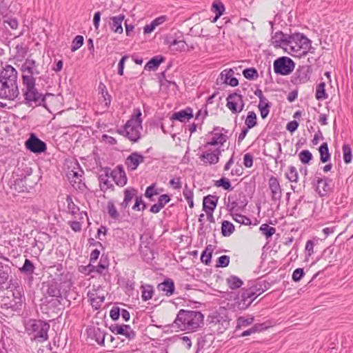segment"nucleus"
Masks as SVG:
<instances>
[{
    "mask_svg": "<svg viewBox=\"0 0 353 353\" xmlns=\"http://www.w3.org/2000/svg\"><path fill=\"white\" fill-rule=\"evenodd\" d=\"M285 177L291 182H297L298 181V172L296 168L290 165L288 167V171L285 174Z\"/></svg>",
    "mask_w": 353,
    "mask_h": 353,
    "instance_id": "8fccbe9b",
    "label": "nucleus"
},
{
    "mask_svg": "<svg viewBox=\"0 0 353 353\" xmlns=\"http://www.w3.org/2000/svg\"><path fill=\"white\" fill-rule=\"evenodd\" d=\"M147 208L146 203L143 201L142 195H139L136 197L135 202L132 209L134 211H143Z\"/></svg>",
    "mask_w": 353,
    "mask_h": 353,
    "instance_id": "603ef678",
    "label": "nucleus"
},
{
    "mask_svg": "<svg viewBox=\"0 0 353 353\" xmlns=\"http://www.w3.org/2000/svg\"><path fill=\"white\" fill-rule=\"evenodd\" d=\"M230 263V256L228 255H222L218 258L216 261V267L217 268H225L228 266Z\"/></svg>",
    "mask_w": 353,
    "mask_h": 353,
    "instance_id": "e2e57ef3",
    "label": "nucleus"
},
{
    "mask_svg": "<svg viewBox=\"0 0 353 353\" xmlns=\"http://www.w3.org/2000/svg\"><path fill=\"white\" fill-rule=\"evenodd\" d=\"M288 39V52L294 57H301V50H307L311 43V41L306 36L299 32L290 34Z\"/></svg>",
    "mask_w": 353,
    "mask_h": 353,
    "instance_id": "39448f33",
    "label": "nucleus"
},
{
    "mask_svg": "<svg viewBox=\"0 0 353 353\" xmlns=\"http://www.w3.org/2000/svg\"><path fill=\"white\" fill-rule=\"evenodd\" d=\"M212 10L217 14V17H220L225 11L223 3L219 1H214L212 6Z\"/></svg>",
    "mask_w": 353,
    "mask_h": 353,
    "instance_id": "6e6d98bb",
    "label": "nucleus"
},
{
    "mask_svg": "<svg viewBox=\"0 0 353 353\" xmlns=\"http://www.w3.org/2000/svg\"><path fill=\"white\" fill-rule=\"evenodd\" d=\"M22 93L24 104L31 106H45L46 95L40 93L36 88V81H29L27 79L22 81Z\"/></svg>",
    "mask_w": 353,
    "mask_h": 353,
    "instance_id": "7ed1b4c3",
    "label": "nucleus"
},
{
    "mask_svg": "<svg viewBox=\"0 0 353 353\" xmlns=\"http://www.w3.org/2000/svg\"><path fill=\"white\" fill-rule=\"evenodd\" d=\"M7 263L0 261V285L5 283L9 279L11 274V268L8 263L9 260H6Z\"/></svg>",
    "mask_w": 353,
    "mask_h": 353,
    "instance_id": "c756f323",
    "label": "nucleus"
},
{
    "mask_svg": "<svg viewBox=\"0 0 353 353\" xmlns=\"http://www.w3.org/2000/svg\"><path fill=\"white\" fill-rule=\"evenodd\" d=\"M66 201L68 204V210L72 215H75L79 212V208L73 202L70 196H67Z\"/></svg>",
    "mask_w": 353,
    "mask_h": 353,
    "instance_id": "13d9d810",
    "label": "nucleus"
},
{
    "mask_svg": "<svg viewBox=\"0 0 353 353\" xmlns=\"http://www.w3.org/2000/svg\"><path fill=\"white\" fill-rule=\"evenodd\" d=\"M325 82H321L316 85L315 97L317 100H323L328 97L327 94L325 92Z\"/></svg>",
    "mask_w": 353,
    "mask_h": 353,
    "instance_id": "a19ab883",
    "label": "nucleus"
},
{
    "mask_svg": "<svg viewBox=\"0 0 353 353\" xmlns=\"http://www.w3.org/2000/svg\"><path fill=\"white\" fill-rule=\"evenodd\" d=\"M157 290L163 292V294L170 296L174 293V283L171 279H166L157 285Z\"/></svg>",
    "mask_w": 353,
    "mask_h": 353,
    "instance_id": "4be33fe9",
    "label": "nucleus"
},
{
    "mask_svg": "<svg viewBox=\"0 0 353 353\" xmlns=\"http://www.w3.org/2000/svg\"><path fill=\"white\" fill-rule=\"evenodd\" d=\"M88 333L89 336L94 339L95 341L100 345H103L104 344L105 337V332L104 330H102L99 327H92L90 328L88 330Z\"/></svg>",
    "mask_w": 353,
    "mask_h": 353,
    "instance_id": "393cba45",
    "label": "nucleus"
},
{
    "mask_svg": "<svg viewBox=\"0 0 353 353\" xmlns=\"http://www.w3.org/2000/svg\"><path fill=\"white\" fill-rule=\"evenodd\" d=\"M219 197L215 195L209 194L203 197V210L214 211L216 207Z\"/></svg>",
    "mask_w": 353,
    "mask_h": 353,
    "instance_id": "a878e982",
    "label": "nucleus"
},
{
    "mask_svg": "<svg viewBox=\"0 0 353 353\" xmlns=\"http://www.w3.org/2000/svg\"><path fill=\"white\" fill-rule=\"evenodd\" d=\"M270 286V283L265 281L256 282L254 284L252 285L249 288L252 291V292H256V295L258 297L265 291H266Z\"/></svg>",
    "mask_w": 353,
    "mask_h": 353,
    "instance_id": "72a5a7b5",
    "label": "nucleus"
},
{
    "mask_svg": "<svg viewBox=\"0 0 353 353\" xmlns=\"http://www.w3.org/2000/svg\"><path fill=\"white\" fill-rule=\"evenodd\" d=\"M159 192L155 189V184L153 183L150 185V186L147 187L145 192V196L146 198H148L150 201H153L152 197L154 195H157Z\"/></svg>",
    "mask_w": 353,
    "mask_h": 353,
    "instance_id": "0e129e2a",
    "label": "nucleus"
},
{
    "mask_svg": "<svg viewBox=\"0 0 353 353\" xmlns=\"http://www.w3.org/2000/svg\"><path fill=\"white\" fill-rule=\"evenodd\" d=\"M125 18L123 14H119L110 18V26L111 30L115 32L121 34L123 32L122 22Z\"/></svg>",
    "mask_w": 353,
    "mask_h": 353,
    "instance_id": "cd10ccee",
    "label": "nucleus"
},
{
    "mask_svg": "<svg viewBox=\"0 0 353 353\" xmlns=\"http://www.w3.org/2000/svg\"><path fill=\"white\" fill-rule=\"evenodd\" d=\"M216 187H221L225 190H232V187L230 181L225 177H221L219 180L216 181L214 184Z\"/></svg>",
    "mask_w": 353,
    "mask_h": 353,
    "instance_id": "864d4df0",
    "label": "nucleus"
},
{
    "mask_svg": "<svg viewBox=\"0 0 353 353\" xmlns=\"http://www.w3.org/2000/svg\"><path fill=\"white\" fill-rule=\"evenodd\" d=\"M83 41L84 39L83 36H76L72 42L71 51L74 52L80 48L83 44Z\"/></svg>",
    "mask_w": 353,
    "mask_h": 353,
    "instance_id": "bf43d9fd",
    "label": "nucleus"
},
{
    "mask_svg": "<svg viewBox=\"0 0 353 353\" xmlns=\"http://www.w3.org/2000/svg\"><path fill=\"white\" fill-rule=\"evenodd\" d=\"M179 33L181 34L180 37L173 39L172 40H168L167 42L172 50L184 51L186 48L187 44L184 40L181 39L183 36L181 32Z\"/></svg>",
    "mask_w": 353,
    "mask_h": 353,
    "instance_id": "7c9ffc66",
    "label": "nucleus"
},
{
    "mask_svg": "<svg viewBox=\"0 0 353 353\" xmlns=\"http://www.w3.org/2000/svg\"><path fill=\"white\" fill-rule=\"evenodd\" d=\"M140 254L143 260L148 263H152L154 259V253L151 248L140 250Z\"/></svg>",
    "mask_w": 353,
    "mask_h": 353,
    "instance_id": "49530a36",
    "label": "nucleus"
},
{
    "mask_svg": "<svg viewBox=\"0 0 353 353\" xmlns=\"http://www.w3.org/2000/svg\"><path fill=\"white\" fill-rule=\"evenodd\" d=\"M221 154V150L218 148L214 150H206L199 157V159L204 164L213 165L219 161V156Z\"/></svg>",
    "mask_w": 353,
    "mask_h": 353,
    "instance_id": "4468645a",
    "label": "nucleus"
},
{
    "mask_svg": "<svg viewBox=\"0 0 353 353\" xmlns=\"http://www.w3.org/2000/svg\"><path fill=\"white\" fill-rule=\"evenodd\" d=\"M15 48L17 50L16 56L18 58H23L26 56L27 50L23 43L17 44Z\"/></svg>",
    "mask_w": 353,
    "mask_h": 353,
    "instance_id": "774afa93",
    "label": "nucleus"
},
{
    "mask_svg": "<svg viewBox=\"0 0 353 353\" xmlns=\"http://www.w3.org/2000/svg\"><path fill=\"white\" fill-rule=\"evenodd\" d=\"M109 177L106 176H99V181L100 183V188L102 191L105 192L108 189H113L114 185L108 179Z\"/></svg>",
    "mask_w": 353,
    "mask_h": 353,
    "instance_id": "de8ad7c7",
    "label": "nucleus"
},
{
    "mask_svg": "<svg viewBox=\"0 0 353 353\" xmlns=\"http://www.w3.org/2000/svg\"><path fill=\"white\" fill-rule=\"evenodd\" d=\"M114 173L112 179L115 183L120 187L124 186L127 183L128 179L123 166H117Z\"/></svg>",
    "mask_w": 353,
    "mask_h": 353,
    "instance_id": "b1692460",
    "label": "nucleus"
},
{
    "mask_svg": "<svg viewBox=\"0 0 353 353\" xmlns=\"http://www.w3.org/2000/svg\"><path fill=\"white\" fill-rule=\"evenodd\" d=\"M213 134L214 136L211 141L204 145L205 148L209 145L214 146L219 144L222 145L228 140V136L223 132H214Z\"/></svg>",
    "mask_w": 353,
    "mask_h": 353,
    "instance_id": "2f4dec72",
    "label": "nucleus"
},
{
    "mask_svg": "<svg viewBox=\"0 0 353 353\" xmlns=\"http://www.w3.org/2000/svg\"><path fill=\"white\" fill-rule=\"evenodd\" d=\"M17 71L10 65H6L0 73V80L10 83V84H17Z\"/></svg>",
    "mask_w": 353,
    "mask_h": 353,
    "instance_id": "2eb2a0df",
    "label": "nucleus"
},
{
    "mask_svg": "<svg viewBox=\"0 0 353 353\" xmlns=\"http://www.w3.org/2000/svg\"><path fill=\"white\" fill-rule=\"evenodd\" d=\"M274 71L280 75H288L294 69L295 63L288 57H281L274 60L273 63Z\"/></svg>",
    "mask_w": 353,
    "mask_h": 353,
    "instance_id": "0eeeda50",
    "label": "nucleus"
},
{
    "mask_svg": "<svg viewBox=\"0 0 353 353\" xmlns=\"http://www.w3.org/2000/svg\"><path fill=\"white\" fill-rule=\"evenodd\" d=\"M226 106L232 113L240 112L244 107L243 97L236 92L232 93L228 95L226 99Z\"/></svg>",
    "mask_w": 353,
    "mask_h": 353,
    "instance_id": "ddd939ff",
    "label": "nucleus"
},
{
    "mask_svg": "<svg viewBox=\"0 0 353 353\" xmlns=\"http://www.w3.org/2000/svg\"><path fill=\"white\" fill-rule=\"evenodd\" d=\"M213 249L211 245H208L202 252L201 255V261L205 265H208L211 262Z\"/></svg>",
    "mask_w": 353,
    "mask_h": 353,
    "instance_id": "58836bf2",
    "label": "nucleus"
},
{
    "mask_svg": "<svg viewBox=\"0 0 353 353\" xmlns=\"http://www.w3.org/2000/svg\"><path fill=\"white\" fill-rule=\"evenodd\" d=\"M42 285L43 289L45 287L46 288V291L43 292L44 296L56 298L61 296V290L57 282L48 281L47 283H43Z\"/></svg>",
    "mask_w": 353,
    "mask_h": 353,
    "instance_id": "6ab92c4d",
    "label": "nucleus"
},
{
    "mask_svg": "<svg viewBox=\"0 0 353 353\" xmlns=\"http://www.w3.org/2000/svg\"><path fill=\"white\" fill-rule=\"evenodd\" d=\"M259 230L261 232V234L265 236V239L267 240L270 239L272 236V235L276 232V229L273 227L270 226L267 223L262 224L259 228Z\"/></svg>",
    "mask_w": 353,
    "mask_h": 353,
    "instance_id": "37998d69",
    "label": "nucleus"
},
{
    "mask_svg": "<svg viewBox=\"0 0 353 353\" xmlns=\"http://www.w3.org/2000/svg\"><path fill=\"white\" fill-rule=\"evenodd\" d=\"M108 267V261L106 257H103V255L101 256L99 264L95 266V271L97 273L102 274L103 271L107 269Z\"/></svg>",
    "mask_w": 353,
    "mask_h": 353,
    "instance_id": "5fc2aeb1",
    "label": "nucleus"
},
{
    "mask_svg": "<svg viewBox=\"0 0 353 353\" xmlns=\"http://www.w3.org/2000/svg\"><path fill=\"white\" fill-rule=\"evenodd\" d=\"M141 288L142 300L146 301L151 299L154 294L153 287L150 285H142Z\"/></svg>",
    "mask_w": 353,
    "mask_h": 353,
    "instance_id": "ea45409f",
    "label": "nucleus"
},
{
    "mask_svg": "<svg viewBox=\"0 0 353 353\" xmlns=\"http://www.w3.org/2000/svg\"><path fill=\"white\" fill-rule=\"evenodd\" d=\"M232 219L237 223L245 225H250L252 221L250 218L241 214H231Z\"/></svg>",
    "mask_w": 353,
    "mask_h": 353,
    "instance_id": "3c124183",
    "label": "nucleus"
},
{
    "mask_svg": "<svg viewBox=\"0 0 353 353\" xmlns=\"http://www.w3.org/2000/svg\"><path fill=\"white\" fill-rule=\"evenodd\" d=\"M252 301L242 290L239 297L235 299L234 307L239 310H245L252 304Z\"/></svg>",
    "mask_w": 353,
    "mask_h": 353,
    "instance_id": "bb28decb",
    "label": "nucleus"
},
{
    "mask_svg": "<svg viewBox=\"0 0 353 353\" xmlns=\"http://www.w3.org/2000/svg\"><path fill=\"white\" fill-rule=\"evenodd\" d=\"M107 210L110 217L114 220H119L120 218V214L118 212L114 202L112 201H109L107 203Z\"/></svg>",
    "mask_w": 353,
    "mask_h": 353,
    "instance_id": "a18cd8bd",
    "label": "nucleus"
},
{
    "mask_svg": "<svg viewBox=\"0 0 353 353\" xmlns=\"http://www.w3.org/2000/svg\"><path fill=\"white\" fill-rule=\"evenodd\" d=\"M304 275L305 272L303 268H299L294 270L292 278L294 282H299L304 276Z\"/></svg>",
    "mask_w": 353,
    "mask_h": 353,
    "instance_id": "338daca9",
    "label": "nucleus"
},
{
    "mask_svg": "<svg viewBox=\"0 0 353 353\" xmlns=\"http://www.w3.org/2000/svg\"><path fill=\"white\" fill-rule=\"evenodd\" d=\"M312 68L310 65L299 66L292 77L291 82L294 85H301L307 83L310 79Z\"/></svg>",
    "mask_w": 353,
    "mask_h": 353,
    "instance_id": "9b49d317",
    "label": "nucleus"
},
{
    "mask_svg": "<svg viewBox=\"0 0 353 353\" xmlns=\"http://www.w3.org/2000/svg\"><path fill=\"white\" fill-rule=\"evenodd\" d=\"M71 183H73V186H74L75 183H77V188L79 189H82V188L85 186V183L82 182L81 174H79L77 172H73V179L71 181Z\"/></svg>",
    "mask_w": 353,
    "mask_h": 353,
    "instance_id": "69168bd1",
    "label": "nucleus"
},
{
    "mask_svg": "<svg viewBox=\"0 0 353 353\" xmlns=\"http://www.w3.org/2000/svg\"><path fill=\"white\" fill-rule=\"evenodd\" d=\"M226 283L231 290H236L243 285V282L237 276L231 275L226 279Z\"/></svg>",
    "mask_w": 353,
    "mask_h": 353,
    "instance_id": "c9c22d12",
    "label": "nucleus"
},
{
    "mask_svg": "<svg viewBox=\"0 0 353 353\" xmlns=\"http://www.w3.org/2000/svg\"><path fill=\"white\" fill-rule=\"evenodd\" d=\"M0 298V307L1 309H10L12 312L19 311L21 310V307L17 305L19 302L14 301L9 296H2Z\"/></svg>",
    "mask_w": 353,
    "mask_h": 353,
    "instance_id": "aec40b11",
    "label": "nucleus"
},
{
    "mask_svg": "<svg viewBox=\"0 0 353 353\" xmlns=\"http://www.w3.org/2000/svg\"><path fill=\"white\" fill-rule=\"evenodd\" d=\"M268 188L270 191L271 200L279 206L282 196V189L279 181L274 176L268 179Z\"/></svg>",
    "mask_w": 353,
    "mask_h": 353,
    "instance_id": "f8f14e48",
    "label": "nucleus"
},
{
    "mask_svg": "<svg viewBox=\"0 0 353 353\" xmlns=\"http://www.w3.org/2000/svg\"><path fill=\"white\" fill-rule=\"evenodd\" d=\"M165 57L162 55L155 56L148 61L144 68L148 70H155L161 63L165 61Z\"/></svg>",
    "mask_w": 353,
    "mask_h": 353,
    "instance_id": "473e14b6",
    "label": "nucleus"
},
{
    "mask_svg": "<svg viewBox=\"0 0 353 353\" xmlns=\"http://www.w3.org/2000/svg\"><path fill=\"white\" fill-rule=\"evenodd\" d=\"M343 160L345 163H350L352 161V149L348 144L343 145Z\"/></svg>",
    "mask_w": 353,
    "mask_h": 353,
    "instance_id": "052dcab7",
    "label": "nucleus"
},
{
    "mask_svg": "<svg viewBox=\"0 0 353 353\" xmlns=\"http://www.w3.org/2000/svg\"><path fill=\"white\" fill-rule=\"evenodd\" d=\"M25 146L27 150L34 154H41L47 150L46 143L34 133H31L30 137L26 141Z\"/></svg>",
    "mask_w": 353,
    "mask_h": 353,
    "instance_id": "1a4fd4ad",
    "label": "nucleus"
},
{
    "mask_svg": "<svg viewBox=\"0 0 353 353\" xmlns=\"http://www.w3.org/2000/svg\"><path fill=\"white\" fill-rule=\"evenodd\" d=\"M288 37H290V35L284 34L281 31H278L272 34L271 40L274 47L283 48L288 50L289 48L288 41H290Z\"/></svg>",
    "mask_w": 353,
    "mask_h": 353,
    "instance_id": "dca6fc26",
    "label": "nucleus"
},
{
    "mask_svg": "<svg viewBox=\"0 0 353 353\" xmlns=\"http://www.w3.org/2000/svg\"><path fill=\"white\" fill-rule=\"evenodd\" d=\"M49 329L50 324L42 320L29 319L25 323L26 333L38 342L48 340Z\"/></svg>",
    "mask_w": 353,
    "mask_h": 353,
    "instance_id": "20e7f679",
    "label": "nucleus"
},
{
    "mask_svg": "<svg viewBox=\"0 0 353 353\" xmlns=\"http://www.w3.org/2000/svg\"><path fill=\"white\" fill-rule=\"evenodd\" d=\"M245 127L252 128L257 125V117L254 111H250L248 113L245 121Z\"/></svg>",
    "mask_w": 353,
    "mask_h": 353,
    "instance_id": "79ce46f5",
    "label": "nucleus"
},
{
    "mask_svg": "<svg viewBox=\"0 0 353 353\" xmlns=\"http://www.w3.org/2000/svg\"><path fill=\"white\" fill-rule=\"evenodd\" d=\"M144 161V157L137 152L131 153L125 160V164L130 170H135Z\"/></svg>",
    "mask_w": 353,
    "mask_h": 353,
    "instance_id": "a211bd4d",
    "label": "nucleus"
},
{
    "mask_svg": "<svg viewBox=\"0 0 353 353\" xmlns=\"http://www.w3.org/2000/svg\"><path fill=\"white\" fill-rule=\"evenodd\" d=\"M203 319L201 312L180 310L174 323L181 330L195 331L203 325Z\"/></svg>",
    "mask_w": 353,
    "mask_h": 353,
    "instance_id": "f257e3e1",
    "label": "nucleus"
},
{
    "mask_svg": "<svg viewBox=\"0 0 353 353\" xmlns=\"http://www.w3.org/2000/svg\"><path fill=\"white\" fill-rule=\"evenodd\" d=\"M243 75L248 80H255L259 77V74L256 68H248L243 70Z\"/></svg>",
    "mask_w": 353,
    "mask_h": 353,
    "instance_id": "09e8293b",
    "label": "nucleus"
},
{
    "mask_svg": "<svg viewBox=\"0 0 353 353\" xmlns=\"http://www.w3.org/2000/svg\"><path fill=\"white\" fill-rule=\"evenodd\" d=\"M141 115L139 108L134 109L130 119L122 128L117 130V132L133 143L138 142L141 139V131L143 129Z\"/></svg>",
    "mask_w": 353,
    "mask_h": 353,
    "instance_id": "f03ea898",
    "label": "nucleus"
},
{
    "mask_svg": "<svg viewBox=\"0 0 353 353\" xmlns=\"http://www.w3.org/2000/svg\"><path fill=\"white\" fill-rule=\"evenodd\" d=\"M124 199L123 202L120 204L121 209L125 210L129 206L130 203L133 199H136L138 196V190L132 187L127 188L123 191Z\"/></svg>",
    "mask_w": 353,
    "mask_h": 353,
    "instance_id": "412c9836",
    "label": "nucleus"
},
{
    "mask_svg": "<svg viewBox=\"0 0 353 353\" xmlns=\"http://www.w3.org/2000/svg\"><path fill=\"white\" fill-rule=\"evenodd\" d=\"M193 117V112L191 108H186L179 112L172 114L171 117L172 120H176L181 122H185Z\"/></svg>",
    "mask_w": 353,
    "mask_h": 353,
    "instance_id": "5701e85b",
    "label": "nucleus"
},
{
    "mask_svg": "<svg viewBox=\"0 0 353 353\" xmlns=\"http://www.w3.org/2000/svg\"><path fill=\"white\" fill-rule=\"evenodd\" d=\"M234 225L228 221H223L221 223V234L223 236H230L234 232Z\"/></svg>",
    "mask_w": 353,
    "mask_h": 353,
    "instance_id": "4c0bfd02",
    "label": "nucleus"
},
{
    "mask_svg": "<svg viewBox=\"0 0 353 353\" xmlns=\"http://www.w3.org/2000/svg\"><path fill=\"white\" fill-rule=\"evenodd\" d=\"M12 296L14 301L19 302L17 305L22 308L23 301L24 299L23 288L21 287L16 288L12 292Z\"/></svg>",
    "mask_w": 353,
    "mask_h": 353,
    "instance_id": "c03bdc74",
    "label": "nucleus"
},
{
    "mask_svg": "<svg viewBox=\"0 0 353 353\" xmlns=\"http://www.w3.org/2000/svg\"><path fill=\"white\" fill-rule=\"evenodd\" d=\"M299 157L301 163L304 164L308 163L312 159V154L307 150H302L299 153Z\"/></svg>",
    "mask_w": 353,
    "mask_h": 353,
    "instance_id": "680f3d73",
    "label": "nucleus"
},
{
    "mask_svg": "<svg viewBox=\"0 0 353 353\" xmlns=\"http://www.w3.org/2000/svg\"><path fill=\"white\" fill-rule=\"evenodd\" d=\"M98 90L99 94H101V99H99L100 102L101 103H104L106 108L109 107L112 101V97L108 93L105 85L103 83L100 82L98 86Z\"/></svg>",
    "mask_w": 353,
    "mask_h": 353,
    "instance_id": "c85d7f7f",
    "label": "nucleus"
},
{
    "mask_svg": "<svg viewBox=\"0 0 353 353\" xmlns=\"http://www.w3.org/2000/svg\"><path fill=\"white\" fill-rule=\"evenodd\" d=\"M20 70L22 72V81H25L26 79L30 82L36 81L35 77L40 74V71L38 70V63L30 57L27 58L21 64Z\"/></svg>",
    "mask_w": 353,
    "mask_h": 353,
    "instance_id": "423d86ee",
    "label": "nucleus"
},
{
    "mask_svg": "<svg viewBox=\"0 0 353 353\" xmlns=\"http://www.w3.org/2000/svg\"><path fill=\"white\" fill-rule=\"evenodd\" d=\"M19 94L17 84H10V83L0 80V98L8 100H14Z\"/></svg>",
    "mask_w": 353,
    "mask_h": 353,
    "instance_id": "9d476101",
    "label": "nucleus"
},
{
    "mask_svg": "<svg viewBox=\"0 0 353 353\" xmlns=\"http://www.w3.org/2000/svg\"><path fill=\"white\" fill-rule=\"evenodd\" d=\"M112 332L116 334L125 336L129 340H133L136 337V332L129 325H115L110 327Z\"/></svg>",
    "mask_w": 353,
    "mask_h": 353,
    "instance_id": "f3484780",
    "label": "nucleus"
},
{
    "mask_svg": "<svg viewBox=\"0 0 353 353\" xmlns=\"http://www.w3.org/2000/svg\"><path fill=\"white\" fill-rule=\"evenodd\" d=\"M319 152L320 154V160L322 163H326L330 159L327 143L325 142L322 143L319 148Z\"/></svg>",
    "mask_w": 353,
    "mask_h": 353,
    "instance_id": "e433bc0d",
    "label": "nucleus"
},
{
    "mask_svg": "<svg viewBox=\"0 0 353 353\" xmlns=\"http://www.w3.org/2000/svg\"><path fill=\"white\" fill-rule=\"evenodd\" d=\"M35 270V266L34 263L28 259H26L24 263L21 268H19V271L32 279V274Z\"/></svg>",
    "mask_w": 353,
    "mask_h": 353,
    "instance_id": "f704fd0d",
    "label": "nucleus"
},
{
    "mask_svg": "<svg viewBox=\"0 0 353 353\" xmlns=\"http://www.w3.org/2000/svg\"><path fill=\"white\" fill-rule=\"evenodd\" d=\"M321 174L316 173L314 178V185L316 187V192L320 196H325L332 189V179L327 176H321Z\"/></svg>",
    "mask_w": 353,
    "mask_h": 353,
    "instance_id": "6e6552de",
    "label": "nucleus"
},
{
    "mask_svg": "<svg viewBox=\"0 0 353 353\" xmlns=\"http://www.w3.org/2000/svg\"><path fill=\"white\" fill-rule=\"evenodd\" d=\"M254 321V317L245 318L240 316L236 320V329L241 328V327H245L252 324Z\"/></svg>",
    "mask_w": 353,
    "mask_h": 353,
    "instance_id": "4d7b16f0",
    "label": "nucleus"
}]
</instances>
